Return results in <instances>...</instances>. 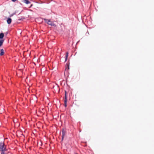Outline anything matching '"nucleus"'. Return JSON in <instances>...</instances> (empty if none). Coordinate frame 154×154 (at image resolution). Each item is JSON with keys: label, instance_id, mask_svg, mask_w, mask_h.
<instances>
[{"label": "nucleus", "instance_id": "nucleus-6", "mask_svg": "<svg viewBox=\"0 0 154 154\" xmlns=\"http://www.w3.org/2000/svg\"><path fill=\"white\" fill-rule=\"evenodd\" d=\"M69 63H67L66 66V69H67L68 70L69 69Z\"/></svg>", "mask_w": 154, "mask_h": 154}, {"label": "nucleus", "instance_id": "nucleus-16", "mask_svg": "<svg viewBox=\"0 0 154 154\" xmlns=\"http://www.w3.org/2000/svg\"><path fill=\"white\" fill-rule=\"evenodd\" d=\"M75 154H77V153H75Z\"/></svg>", "mask_w": 154, "mask_h": 154}, {"label": "nucleus", "instance_id": "nucleus-10", "mask_svg": "<svg viewBox=\"0 0 154 154\" xmlns=\"http://www.w3.org/2000/svg\"><path fill=\"white\" fill-rule=\"evenodd\" d=\"M67 100H64V106L65 107H66L67 106Z\"/></svg>", "mask_w": 154, "mask_h": 154}, {"label": "nucleus", "instance_id": "nucleus-2", "mask_svg": "<svg viewBox=\"0 0 154 154\" xmlns=\"http://www.w3.org/2000/svg\"><path fill=\"white\" fill-rule=\"evenodd\" d=\"M44 20H45V22H46L48 24V25L53 26H56L55 24H54L53 22H52V21H51L50 20H48L45 19H44Z\"/></svg>", "mask_w": 154, "mask_h": 154}, {"label": "nucleus", "instance_id": "nucleus-4", "mask_svg": "<svg viewBox=\"0 0 154 154\" xmlns=\"http://www.w3.org/2000/svg\"><path fill=\"white\" fill-rule=\"evenodd\" d=\"M11 21L12 20L10 18H8L7 20V23L8 24H10L11 23Z\"/></svg>", "mask_w": 154, "mask_h": 154}, {"label": "nucleus", "instance_id": "nucleus-15", "mask_svg": "<svg viewBox=\"0 0 154 154\" xmlns=\"http://www.w3.org/2000/svg\"><path fill=\"white\" fill-rule=\"evenodd\" d=\"M67 58H65V62L67 60Z\"/></svg>", "mask_w": 154, "mask_h": 154}, {"label": "nucleus", "instance_id": "nucleus-1", "mask_svg": "<svg viewBox=\"0 0 154 154\" xmlns=\"http://www.w3.org/2000/svg\"><path fill=\"white\" fill-rule=\"evenodd\" d=\"M6 150V146L5 145L4 142H1L0 143V151L5 152Z\"/></svg>", "mask_w": 154, "mask_h": 154}, {"label": "nucleus", "instance_id": "nucleus-5", "mask_svg": "<svg viewBox=\"0 0 154 154\" xmlns=\"http://www.w3.org/2000/svg\"><path fill=\"white\" fill-rule=\"evenodd\" d=\"M4 51L3 49H2L1 50V52L0 53V55L2 56L4 54Z\"/></svg>", "mask_w": 154, "mask_h": 154}, {"label": "nucleus", "instance_id": "nucleus-7", "mask_svg": "<svg viewBox=\"0 0 154 154\" xmlns=\"http://www.w3.org/2000/svg\"><path fill=\"white\" fill-rule=\"evenodd\" d=\"M4 36V34L3 33H0V39L2 38Z\"/></svg>", "mask_w": 154, "mask_h": 154}, {"label": "nucleus", "instance_id": "nucleus-3", "mask_svg": "<svg viewBox=\"0 0 154 154\" xmlns=\"http://www.w3.org/2000/svg\"><path fill=\"white\" fill-rule=\"evenodd\" d=\"M65 135V133L63 130L62 131V140H63Z\"/></svg>", "mask_w": 154, "mask_h": 154}, {"label": "nucleus", "instance_id": "nucleus-14", "mask_svg": "<svg viewBox=\"0 0 154 154\" xmlns=\"http://www.w3.org/2000/svg\"><path fill=\"white\" fill-rule=\"evenodd\" d=\"M13 2H16L17 0H11Z\"/></svg>", "mask_w": 154, "mask_h": 154}, {"label": "nucleus", "instance_id": "nucleus-13", "mask_svg": "<svg viewBox=\"0 0 154 154\" xmlns=\"http://www.w3.org/2000/svg\"><path fill=\"white\" fill-rule=\"evenodd\" d=\"M1 154H8L5 152H1Z\"/></svg>", "mask_w": 154, "mask_h": 154}, {"label": "nucleus", "instance_id": "nucleus-8", "mask_svg": "<svg viewBox=\"0 0 154 154\" xmlns=\"http://www.w3.org/2000/svg\"><path fill=\"white\" fill-rule=\"evenodd\" d=\"M4 41V40L1 39L0 40V47L2 45Z\"/></svg>", "mask_w": 154, "mask_h": 154}, {"label": "nucleus", "instance_id": "nucleus-12", "mask_svg": "<svg viewBox=\"0 0 154 154\" xmlns=\"http://www.w3.org/2000/svg\"><path fill=\"white\" fill-rule=\"evenodd\" d=\"M68 52H66V56H65V57L66 58H67L68 57Z\"/></svg>", "mask_w": 154, "mask_h": 154}, {"label": "nucleus", "instance_id": "nucleus-11", "mask_svg": "<svg viewBox=\"0 0 154 154\" xmlns=\"http://www.w3.org/2000/svg\"><path fill=\"white\" fill-rule=\"evenodd\" d=\"M65 100H67V96H66V91H65Z\"/></svg>", "mask_w": 154, "mask_h": 154}, {"label": "nucleus", "instance_id": "nucleus-9", "mask_svg": "<svg viewBox=\"0 0 154 154\" xmlns=\"http://www.w3.org/2000/svg\"><path fill=\"white\" fill-rule=\"evenodd\" d=\"M24 2L25 3L27 4H28L30 3V2L27 0H24Z\"/></svg>", "mask_w": 154, "mask_h": 154}]
</instances>
